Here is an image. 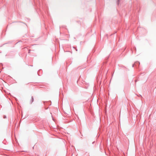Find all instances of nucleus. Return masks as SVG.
Wrapping results in <instances>:
<instances>
[{
    "label": "nucleus",
    "mask_w": 156,
    "mask_h": 156,
    "mask_svg": "<svg viewBox=\"0 0 156 156\" xmlns=\"http://www.w3.org/2000/svg\"><path fill=\"white\" fill-rule=\"evenodd\" d=\"M33 101H34V98H33L32 97H31V102H33Z\"/></svg>",
    "instance_id": "1"
}]
</instances>
